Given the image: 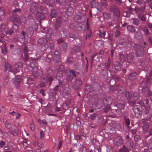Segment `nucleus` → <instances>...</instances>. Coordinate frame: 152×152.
I'll list each match as a JSON object with an SVG mask.
<instances>
[{"instance_id":"nucleus-1","label":"nucleus","mask_w":152,"mask_h":152,"mask_svg":"<svg viewBox=\"0 0 152 152\" xmlns=\"http://www.w3.org/2000/svg\"><path fill=\"white\" fill-rule=\"evenodd\" d=\"M31 12L36 15V17L39 20H43L45 18L43 14L39 12L38 4L37 3H33L30 7Z\"/></svg>"},{"instance_id":"nucleus-2","label":"nucleus","mask_w":152,"mask_h":152,"mask_svg":"<svg viewBox=\"0 0 152 152\" xmlns=\"http://www.w3.org/2000/svg\"><path fill=\"white\" fill-rule=\"evenodd\" d=\"M145 47L136 44H134V48L136 55L138 56L142 57L143 56L145 53Z\"/></svg>"},{"instance_id":"nucleus-3","label":"nucleus","mask_w":152,"mask_h":152,"mask_svg":"<svg viewBox=\"0 0 152 152\" xmlns=\"http://www.w3.org/2000/svg\"><path fill=\"white\" fill-rule=\"evenodd\" d=\"M124 107L125 105L124 103H118L115 104L113 107V109L115 110L118 115L121 116L123 115L122 110H124Z\"/></svg>"},{"instance_id":"nucleus-4","label":"nucleus","mask_w":152,"mask_h":152,"mask_svg":"<svg viewBox=\"0 0 152 152\" xmlns=\"http://www.w3.org/2000/svg\"><path fill=\"white\" fill-rule=\"evenodd\" d=\"M10 20L14 22L17 25H20L23 23L24 24L26 22V18L24 17H21L20 18L18 17H12L9 18Z\"/></svg>"},{"instance_id":"nucleus-5","label":"nucleus","mask_w":152,"mask_h":152,"mask_svg":"<svg viewBox=\"0 0 152 152\" xmlns=\"http://www.w3.org/2000/svg\"><path fill=\"white\" fill-rule=\"evenodd\" d=\"M61 52V48L58 47L56 48L55 50V52L51 51L49 54H48V60L50 59L53 58V60L54 61L57 62H58V60H55V56H57L60 54Z\"/></svg>"},{"instance_id":"nucleus-6","label":"nucleus","mask_w":152,"mask_h":152,"mask_svg":"<svg viewBox=\"0 0 152 152\" xmlns=\"http://www.w3.org/2000/svg\"><path fill=\"white\" fill-rule=\"evenodd\" d=\"M59 84L57 85V86L54 88L53 91V93L51 95H50L49 96V100L50 101H53L55 97V96L56 94V91H57L58 89V87H61L65 83L63 81V78L58 79Z\"/></svg>"},{"instance_id":"nucleus-7","label":"nucleus","mask_w":152,"mask_h":152,"mask_svg":"<svg viewBox=\"0 0 152 152\" xmlns=\"http://www.w3.org/2000/svg\"><path fill=\"white\" fill-rule=\"evenodd\" d=\"M3 25L2 20L0 19V31L4 35H7L8 34L12 35L14 31L13 29L3 27Z\"/></svg>"},{"instance_id":"nucleus-8","label":"nucleus","mask_w":152,"mask_h":152,"mask_svg":"<svg viewBox=\"0 0 152 152\" xmlns=\"http://www.w3.org/2000/svg\"><path fill=\"white\" fill-rule=\"evenodd\" d=\"M23 63L21 62H18L15 64V69L13 70V73L14 74L20 73V74H22V71L21 69H22Z\"/></svg>"},{"instance_id":"nucleus-9","label":"nucleus","mask_w":152,"mask_h":152,"mask_svg":"<svg viewBox=\"0 0 152 152\" xmlns=\"http://www.w3.org/2000/svg\"><path fill=\"white\" fill-rule=\"evenodd\" d=\"M133 110L135 116L137 117H140L142 115V109L139 106H135L133 108Z\"/></svg>"},{"instance_id":"nucleus-10","label":"nucleus","mask_w":152,"mask_h":152,"mask_svg":"<svg viewBox=\"0 0 152 152\" xmlns=\"http://www.w3.org/2000/svg\"><path fill=\"white\" fill-rule=\"evenodd\" d=\"M142 93L146 97H150L152 96V91L148 87H142Z\"/></svg>"},{"instance_id":"nucleus-11","label":"nucleus","mask_w":152,"mask_h":152,"mask_svg":"<svg viewBox=\"0 0 152 152\" xmlns=\"http://www.w3.org/2000/svg\"><path fill=\"white\" fill-rule=\"evenodd\" d=\"M59 36L63 38H67L68 36L67 29L64 27L62 28L59 32Z\"/></svg>"},{"instance_id":"nucleus-12","label":"nucleus","mask_w":152,"mask_h":152,"mask_svg":"<svg viewBox=\"0 0 152 152\" xmlns=\"http://www.w3.org/2000/svg\"><path fill=\"white\" fill-rule=\"evenodd\" d=\"M21 74L20 73L18 74L16 76V80L15 81V86L17 87H18L20 85V83L22 81L23 78L22 76H21Z\"/></svg>"},{"instance_id":"nucleus-13","label":"nucleus","mask_w":152,"mask_h":152,"mask_svg":"<svg viewBox=\"0 0 152 152\" xmlns=\"http://www.w3.org/2000/svg\"><path fill=\"white\" fill-rule=\"evenodd\" d=\"M114 145L118 146H121L123 144L122 138L121 136H118L115 138L113 142Z\"/></svg>"},{"instance_id":"nucleus-14","label":"nucleus","mask_w":152,"mask_h":152,"mask_svg":"<svg viewBox=\"0 0 152 152\" xmlns=\"http://www.w3.org/2000/svg\"><path fill=\"white\" fill-rule=\"evenodd\" d=\"M25 39H24V37L22 36L21 34L17 35L13 39V41L14 42L18 41L22 43H23L25 41Z\"/></svg>"},{"instance_id":"nucleus-15","label":"nucleus","mask_w":152,"mask_h":152,"mask_svg":"<svg viewBox=\"0 0 152 152\" xmlns=\"http://www.w3.org/2000/svg\"><path fill=\"white\" fill-rule=\"evenodd\" d=\"M82 83L81 80L80 79H77L75 80V84L72 86L73 88L75 90H78Z\"/></svg>"},{"instance_id":"nucleus-16","label":"nucleus","mask_w":152,"mask_h":152,"mask_svg":"<svg viewBox=\"0 0 152 152\" xmlns=\"http://www.w3.org/2000/svg\"><path fill=\"white\" fill-rule=\"evenodd\" d=\"M102 101L103 102L108 105H110L113 102V99L110 96H107L104 98Z\"/></svg>"},{"instance_id":"nucleus-17","label":"nucleus","mask_w":152,"mask_h":152,"mask_svg":"<svg viewBox=\"0 0 152 152\" xmlns=\"http://www.w3.org/2000/svg\"><path fill=\"white\" fill-rule=\"evenodd\" d=\"M111 12H113L115 15H118L119 14V10L117 7L115 5L111 6L109 8Z\"/></svg>"},{"instance_id":"nucleus-18","label":"nucleus","mask_w":152,"mask_h":152,"mask_svg":"<svg viewBox=\"0 0 152 152\" xmlns=\"http://www.w3.org/2000/svg\"><path fill=\"white\" fill-rule=\"evenodd\" d=\"M127 31L131 33H135V36L134 37L136 38H137L136 36L137 32L136 31L135 29L134 26L131 25H129L127 27Z\"/></svg>"},{"instance_id":"nucleus-19","label":"nucleus","mask_w":152,"mask_h":152,"mask_svg":"<svg viewBox=\"0 0 152 152\" xmlns=\"http://www.w3.org/2000/svg\"><path fill=\"white\" fill-rule=\"evenodd\" d=\"M63 26L62 24V21L61 18L59 17H58L56 20L55 25V27L58 29L60 28Z\"/></svg>"},{"instance_id":"nucleus-20","label":"nucleus","mask_w":152,"mask_h":152,"mask_svg":"<svg viewBox=\"0 0 152 152\" xmlns=\"http://www.w3.org/2000/svg\"><path fill=\"white\" fill-rule=\"evenodd\" d=\"M18 131L17 127L14 125L9 130L10 133L12 135H14L15 134H17Z\"/></svg>"},{"instance_id":"nucleus-21","label":"nucleus","mask_w":152,"mask_h":152,"mask_svg":"<svg viewBox=\"0 0 152 152\" xmlns=\"http://www.w3.org/2000/svg\"><path fill=\"white\" fill-rule=\"evenodd\" d=\"M76 29L79 31L84 32L85 31V27L84 25L82 23H79L76 26Z\"/></svg>"},{"instance_id":"nucleus-22","label":"nucleus","mask_w":152,"mask_h":152,"mask_svg":"<svg viewBox=\"0 0 152 152\" xmlns=\"http://www.w3.org/2000/svg\"><path fill=\"white\" fill-rule=\"evenodd\" d=\"M30 70H32L31 73L32 74L33 78H36L38 75V74H37V72L38 71V67L36 66L31 69Z\"/></svg>"},{"instance_id":"nucleus-23","label":"nucleus","mask_w":152,"mask_h":152,"mask_svg":"<svg viewBox=\"0 0 152 152\" xmlns=\"http://www.w3.org/2000/svg\"><path fill=\"white\" fill-rule=\"evenodd\" d=\"M21 11L20 9L19 8H16L13 10L12 12V17H18L20 15V12Z\"/></svg>"},{"instance_id":"nucleus-24","label":"nucleus","mask_w":152,"mask_h":152,"mask_svg":"<svg viewBox=\"0 0 152 152\" xmlns=\"http://www.w3.org/2000/svg\"><path fill=\"white\" fill-rule=\"evenodd\" d=\"M48 42L47 39L43 37H42L39 39L37 41V44L38 45H44L47 44Z\"/></svg>"},{"instance_id":"nucleus-25","label":"nucleus","mask_w":152,"mask_h":152,"mask_svg":"<svg viewBox=\"0 0 152 152\" xmlns=\"http://www.w3.org/2000/svg\"><path fill=\"white\" fill-rule=\"evenodd\" d=\"M3 122L5 124V127L8 129H10L12 126L10 122L6 118L3 119Z\"/></svg>"},{"instance_id":"nucleus-26","label":"nucleus","mask_w":152,"mask_h":152,"mask_svg":"<svg viewBox=\"0 0 152 152\" xmlns=\"http://www.w3.org/2000/svg\"><path fill=\"white\" fill-rule=\"evenodd\" d=\"M74 21L77 22H82L84 21V18L83 16L78 15L75 16L73 19Z\"/></svg>"},{"instance_id":"nucleus-27","label":"nucleus","mask_w":152,"mask_h":152,"mask_svg":"<svg viewBox=\"0 0 152 152\" xmlns=\"http://www.w3.org/2000/svg\"><path fill=\"white\" fill-rule=\"evenodd\" d=\"M34 32L33 28L31 26H29L26 30V33L28 37L31 36L33 34Z\"/></svg>"},{"instance_id":"nucleus-28","label":"nucleus","mask_w":152,"mask_h":152,"mask_svg":"<svg viewBox=\"0 0 152 152\" xmlns=\"http://www.w3.org/2000/svg\"><path fill=\"white\" fill-rule=\"evenodd\" d=\"M92 88L94 91H98L100 88V83L98 82L93 83L92 85Z\"/></svg>"},{"instance_id":"nucleus-29","label":"nucleus","mask_w":152,"mask_h":152,"mask_svg":"<svg viewBox=\"0 0 152 152\" xmlns=\"http://www.w3.org/2000/svg\"><path fill=\"white\" fill-rule=\"evenodd\" d=\"M145 9V6H141V7H136L135 8V10L136 12L139 14L140 13H143Z\"/></svg>"},{"instance_id":"nucleus-30","label":"nucleus","mask_w":152,"mask_h":152,"mask_svg":"<svg viewBox=\"0 0 152 152\" xmlns=\"http://www.w3.org/2000/svg\"><path fill=\"white\" fill-rule=\"evenodd\" d=\"M117 91L119 94H122L125 90L124 87L121 85H119L117 86Z\"/></svg>"},{"instance_id":"nucleus-31","label":"nucleus","mask_w":152,"mask_h":152,"mask_svg":"<svg viewBox=\"0 0 152 152\" xmlns=\"http://www.w3.org/2000/svg\"><path fill=\"white\" fill-rule=\"evenodd\" d=\"M7 71L8 72H11L13 73V70L11 68L10 64L8 63L5 64V66L4 69V71L6 72Z\"/></svg>"},{"instance_id":"nucleus-32","label":"nucleus","mask_w":152,"mask_h":152,"mask_svg":"<svg viewBox=\"0 0 152 152\" xmlns=\"http://www.w3.org/2000/svg\"><path fill=\"white\" fill-rule=\"evenodd\" d=\"M114 66L115 69L116 70L120 71L121 69V64L118 62H115Z\"/></svg>"},{"instance_id":"nucleus-33","label":"nucleus","mask_w":152,"mask_h":152,"mask_svg":"<svg viewBox=\"0 0 152 152\" xmlns=\"http://www.w3.org/2000/svg\"><path fill=\"white\" fill-rule=\"evenodd\" d=\"M137 75V73L136 72L130 73L129 75V79L132 80H134L136 78Z\"/></svg>"},{"instance_id":"nucleus-34","label":"nucleus","mask_w":152,"mask_h":152,"mask_svg":"<svg viewBox=\"0 0 152 152\" xmlns=\"http://www.w3.org/2000/svg\"><path fill=\"white\" fill-rule=\"evenodd\" d=\"M50 9L51 10L50 13V18H55L57 15L56 12L53 8L52 9L51 8Z\"/></svg>"},{"instance_id":"nucleus-35","label":"nucleus","mask_w":152,"mask_h":152,"mask_svg":"<svg viewBox=\"0 0 152 152\" xmlns=\"http://www.w3.org/2000/svg\"><path fill=\"white\" fill-rule=\"evenodd\" d=\"M9 148L10 150L13 151H16V146L13 143L10 142L9 144Z\"/></svg>"},{"instance_id":"nucleus-36","label":"nucleus","mask_w":152,"mask_h":152,"mask_svg":"<svg viewBox=\"0 0 152 152\" xmlns=\"http://www.w3.org/2000/svg\"><path fill=\"white\" fill-rule=\"evenodd\" d=\"M65 71V68L63 65H61L58 68L57 72L58 73L62 74L64 73Z\"/></svg>"},{"instance_id":"nucleus-37","label":"nucleus","mask_w":152,"mask_h":152,"mask_svg":"<svg viewBox=\"0 0 152 152\" xmlns=\"http://www.w3.org/2000/svg\"><path fill=\"white\" fill-rule=\"evenodd\" d=\"M103 17L106 19L108 20L111 18L110 14L107 12H103Z\"/></svg>"},{"instance_id":"nucleus-38","label":"nucleus","mask_w":152,"mask_h":152,"mask_svg":"<svg viewBox=\"0 0 152 152\" xmlns=\"http://www.w3.org/2000/svg\"><path fill=\"white\" fill-rule=\"evenodd\" d=\"M139 18L141 21H145L146 20V18L144 14L142 13H140L138 14Z\"/></svg>"},{"instance_id":"nucleus-39","label":"nucleus","mask_w":152,"mask_h":152,"mask_svg":"<svg viewBox=\"0 0 152 152\" xmlns=\"http://www.w3.org/2000/svg\"><path fill=\"white\" fill-rule=\"evenodd\" d=\"M142 128L144 131L147 130L149 128L148 122L146 121H143Z\"/></svg>"},{"instance_id":"nucleus-40","label":"nucleus","mask_w":152,"mask_h":152,"mask_svg":"<svg viewBox=\"0 0 152 152\" xmlns=\"http://www.w3.org/2000/svg\"><path fill=\"white\" fill-rule=\"evenodd\" d=\"M36 61V59L35 58H33L32 60V61L30 62L29 66L31 69L37 66L35 64Z\"/></svg>"},{"instance_id":"nucleus-41","label":"nucleus","mask_w":152,"mask_h":152,"mask_svg":"<svg viewBox=\"0 0 152 152\" xmlns=\"http://www.w3.org/2000/svg\"><path fill=\"white\" fill-rule=\"evenodd\" d=\"M133 56L132 54H129L127 55L126 57V59L128 63L131 62L133 58Z\"/></svg>"},{"instance_id":"nucleus-42","label":"nucleus","mask_w":152,"mask_h":152,"mask_svg":"<svg viewBox=\"0 0 152 152\" xmlns=\"http://www.w3.org/2000/svg\"><path fill=\"white\" fill-rule=\"evenodd\" d=\"M80 48L79 46H75L71 50V52L72 53L78 52L80 51Z\"/></svg>"},{"instance_id":"nucleus-43","label":"nucleus","mask_w":152,"mask_h":152,"mask_svg":"<svg viewBox=\"0 0 152 152\" xmlns=\"http://www.w3.org/2000/svg\"><path fill=\"white\" fill-rule=\"evenodd\" d=\"M120 60L122 62H124L126 60V55L120 54H119Z\"/></svg>"},{"instance_id":"nucleus-44","label":"nucleus","mask_w":152,"mask_h":152,"mask_svg":"<svg viewBox=\"0 0 152 152\" xmlns=\"http://www.w3.org/2000/svg\"><path fill=\"white\" fill-rule=\"evenodd\" d=\"M133 97L135 99H138L140 98L141 96L138 92H134L133 93Z\"/></svg>"},{"instance_id":"nucleus-45","label":"nucleus","mask_w":152,"mask_h":152,"mask_svg":"<svg viewBox=\"0 0 152 152\" xmlns=\"http://www.w3.org/2000/svg\"><path fill=\"white\" fill-rule=\"evenodd\" d=\"M29 142V141L27 140H24L22 141V143L24 148H26L28 146V143Z\"/></svg>"},{"instance_id":"nucleus-46","label":"nucleus","mask_w":152,"mask_h":152,"mask_svg":"<svg viewBox=\"0 0 152 152\" xmlns=\"http://www.w3.org/2000/svg\"><path fill=\"white\" fill-rule=\"evenodd\" d=\"M132 23L133 24L136 26L138 25L140 23V21L138 19L136 18H132Z\"/></svg>"},{"instance_id":"nucleus-47","label":"nucleus","mask_w":152,"mask_h":152,"mask_svg":"<svg viewBox=\"0 0 152 152\" xmlns=\"http://www.w3.org/2000/svg\"><path fill=\"white\" fill-rule=\"evenodd\" d=\"M136 2L141 6H145V1H143L142 0H137Z\"/></svg>"},{"instance_id":"nucleus-48","label":"nucleus","mask_w":152,"mask_h":152,"mask_svg":"<svg viewBox=\"0 0 152 152\" xmlns=\"http://www.w3.org/2000/svg\"><path fill=\"white\" fill-rule=\"evenodd\" d=\"M124 118L125 120V123L127 125L128 129H129V128L128 127V125H129L130 124V119L128 118L127 117L125 116L124 117Z\"/></svg>"},{"instance_id":"nucleus-49","label":"nucleus","mask_w":152,"mask_h":152,"mask_svg":"<svg viewBox=\"0 0 152 152\" xmlns=\"http://www.w3.org/2000/svg\"><path fill=\"white\" fill-rule=\"evenodd\" d=\"M125 96L127 99L129 101V100H130L132 98L131 94H130L129 91L126 92L125 93Z\"/></svg>"},{"instance_id":"nucleus-50","label":"nucleus","mask_w":152,"mask_h":152,"mask_svg":"<svg viewBox=\"0 0 152 152\" xmlns=\"http://www.w3.org/2000/svg\"><path fill=\"white\" fill-rule=\"evenodd\" d=\"M133 145V143L132 141H129L126 143V145L129 148H132Z\"/></svg>"},{"instance_id":"nucleus-51","label":"nucleus","mask_w":152,"mask_h":152,"mask_svg":"<svg viewBox=\"0 0 152 152\" xmlns=\"http://www.w3.org/2000/svg\"><path fill=\"white\" fill-rule=\"evenodd\" d=\"M66 0H56V2L61 5H64L66 2Z\"/></svg>"},{"instance_id":"nucleus-52","label":"nucleus","mask_w":152,"mask_h":152,"mask_svg":"<svg viewBox=\"0 0 152 152\" xmlns=\"http://www.w3.org/2000/svg\"><path fill=\"white\" fill-rule=\"evenodd\" d=\"M105 35V31H100V34H99V38L100 39H101L102 38H104Z\"/></svg>"},{"instance_id":"nucleus-53","label":"nucleus","mask_w":152,"mask_h":152,"mask_svg":"<svg viewBox=\"0 0 152 152\" xmlns=\"http://www.w3.org/2000/svg\"><path fill=\"white\" fill-rule=\"evenodd\" d=\"M118 20H116L115 21L113 20L112 21H109L107 22V24L109 26L111 27L113 26L115 24L118 23Z\"/></svg>"},{"instance_id":"nucleus-54","label":"nucleus","mask_w":152,"mask_h":152,"mask_svg":"<svg viewBox=\"0 0 152 152\" xmlns=\"http://www.w3.org/2000/svg\"><path fill=\"white\" fill-rule=\"evenodd\" d=\"M100 4L102 6L106 7L107 6L106 0H101Z\"/></svg>"},{"instance_id":"nucleus-55","label":"nucleus","mask_w":152,"mask_h":152,"mask_svg":"<svg viewBox=\"0 0 152 152\" xmlns=\"http://www.w3.org/2000/svg\"><path fill=\"white\" fill-rule=\"evenodd\" d=\"M85 90L87 91H89L91 90V87L90 85L86 84L85 85Z\"/></svg>"},{"instance_id":"nucleus-56","label":"nucleus","mask_w":152,"mask_h":152,"mask_svg":"<svg viewBox=\"0 0 152 152\" xmlns=\"http://www.w3.org/2000/svg\"><path fill=\"white\" fill-rule=\"evenodd\" d=\"M92 31H88L86 33V39H90V37L91 36V35H92Z\"/></svg>"},{"instance_id":"nucleus-57","label":"nucleus","mask_w":152,"mask_h":152,"mask_svg":"<svg viewBox=\"0 0 152 152\" xmlns=\"http://www.w3.org/2000/svg\"><path fill=\"white\" fill-rule=\"evenodd\" d=\"M50 50H52L54 48V44L53 41L52 40H50L49 41Z\"/></svg>"},{"instance_id":"nucleus-58","label":"nucleus","mask_w":152,"mask_h":152,"mask_svg":"<svg viewBox=\"0 0 152 152\" xmlns=\"http://www.w3.org/2000/svg\"><path fill=\"white\" fill-rule=\"evenodd\" d=\"M98 4V3L96 2L94 0H92L91 1V4L93 7H96Z\"/></svg>"},{"instance_id":"nucleus-59","label":"nucleus","mask_w":152,"mask_h":152,"mask_svg":"<svg viewBox=\"0 0 152 152\" xmlns=\"http://www.w3.org/2000/svg\"><path fill=\"white\" fill-rule=\"evenodd\" d=\"M38 122L41 124H47V122L45 120H43L42 121L40 119L38 120Z\"/></svg>"},{"instance_id":"nucleus-60","label":"nucleus","mask_w":152,"mask_h":152,"mask_svg":"<svg viewBox=\"0 0 152 152\" xmlns=\"http://www.w3.org/2000/svg\"><path fill=\"white\" fill-rule=\"evenodd\" d=\"M3 46L2 48V50L3 51H5V52H7V49L6 48V47L5 45L6 44V42L5 41L3 42Z\"/></svg>"},{"instance_id":"nucleus-61","label":"nucleus","mask_w":152,"mask_h":152,"mask_svg":"<svg viewBox=\"0 0 152 152\" xmlns=\"http://www.w3.org/2000/svg\"><path fill=\"white\" fill-rule=\"evenodd\" d=\"M55 3V0H50V4L49 7H53L54 6V4Z\"/></svg>"},{"instance_id":"nucleus-62","label":"nucleus","mask_w":152,"mask_h":152,"mask_svg":"<svg viewBox=\"0 0 152 152\" xmlns=\"http://www.w3.org/2000/svg\"><path fill=\"white\" fill-rule=\"evenodd\" d=\"M29 56L27 53H24V55L23 56V58L25 61H27L28 60Z\"/></svg>"},{"instance_id":"nucleus-63","label":"nucleus","mask_w":152,"mask_h":152,"mask_svg":"<svg viewBox=\"0 0 152 152\" xmlns=\"http://www.w3.org/2000/svg\"><path fill=\"white\" fill-rule=\"evenodd\" d=\"M62 46L63 51L65 52L66 50V48H67V44L66 43H64L62 45Z\"/></svg>"},{"instance_id":"nucleus-64","label":"nucleus","mask_w":152,"mask_h":152,"mask_svg":"<svg viewBox=\"0 0 152 152\" xmlns=\"http://www.w3.org/2000/svg\"><path fill=\"white\" fill-rule=\"evenodd\" d=\"M48 46L47 44H45L44 45H42V46L41 47L40 50L42 51H44L47 48Z\"/></svg>"}]
</instances>
